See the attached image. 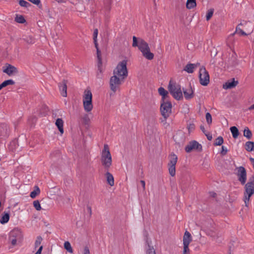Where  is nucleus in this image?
Listing matches in <instances>:
<instances>
[{"label": "nucleus", "mask_w": 254, "mask_h": 254, "mask_svg": "<svg viewBox=\"0 0 254 254\" xmlns=\"http://www.w3.org/2000/svg\"><path fill=\"white\" fill-rule=\"evenodd\" d=\"M64 122L62 119L58 118L56 122V125L58 127L60 132L61 134L64 133V127H63Z\"/></svg>", "instance_id": "nucleus-23"}, {"label": "nucleus", "mask_w": 254, "mask_h": 254, "mask_svg": "<svg viewBox=\"0 0 254 254\" xmlns=\"http://www.w3.org/2000/svg\"><path fill=\"white\" fill-rule=\"evenodd\" d=\"M125 78H122L117 75L114 74L112 76L110 80V86L111 89L113 92H116L119 88L120 85L123 82Z\"/></svg>", "instance_id": "nucleus-10"}, {"label": "nucleus", "mask_w": 254, "mask_h": 254, "mask_svg": "<svg viewBox=\"0 0 254 254\" xmlns=\"http://www.w3.org/2000/svg\"><path fill=\"white\" fill-rule=\"evenodd\" d=\"M200 129L203 132H205V128L203 126H201L200 127Z\"/></svg>", "instance_id": "nucleus-56"}, {"label": "nucleus", "mask_w": 254, "mask_h": 254, "mask_svg": "<svg viewBox=\"0 0 254 254\" xmlns=\"http://www.w3.org/2000/svg\"><path fill=\"white\" fill-rule=\"evenodd\" d=\"M21 237V234L20 231L18 229H13L9 233L8 238L9 242L12 246H15L17 241L20 239Z\"/></svg>", "instance_id": "nucleus-11"}, {"label": "nucleus", "mask_w": 254, "mask_h": 254, "mask_svg": "<svg viewBox=\"0 0 254 254\" xmlns=\"http://www.w3.org/2000/svg\"><path fill=\"white\" fill-rule=\"evenodd\" d=\"M172 105L170 101L167 100L161 101L160 111L162 116L167 119L172 113Z\"/></svg>", "instance_id": "nucleus-6"}, {"label": "nucleus", "mask_w": 254, "mask_h": 254, "mask_svg": "<svg viewBox=\"0 0 254 254\" xmlns=\"http://www.w3.org/2000/svg\"><path fill=\"white\" fill-rule=\"evenodd\" d=\"M191 241V235L188 231H186L183 238L184 250H185V252L188 250H190L189 246Z\"/></svg>", "instance_id": "nucleus-15"}, {"label": "nucleus", "mask_w": 254, "mask_h": 254, "mask_svg": "<svg viewBox=\"0 0 254 254\" xmlns=\"http://www.w3.org/2000/svg\"><path fill=\"white\" fill-rule=\"evenodd\" d=\"M249 110H254V104H253L252 105H251L249 108Z\"/></svg>", "instance_id": "nucleus-52"}, {"label": "nucleus", "mask_w": 254, "mask_h": 254, "mask_svg": "<svg viewBox=\"0 0 254 254\" xmlns=\"http://www.w3.org/2000/svg\"><path fill=\"white\" fill-rule=\"evenodd\" d=\"M228 152V149L226 147L224 146H222V150L221 153L222 155H225L227 154Z\"/></svg>", "instance_id": "nucleus-44"}, {"label": "nucleus", "mask_w": 254, "mask_h": 254, "mask_svg": "<svg viewBox=\"0 0 254 254\" xmlns=\"http://www.w3.org/2000/svg\"><path fill=\"white\" fill-rule=\"evenodd\" d=\"M237 170V175L238 177V180L242 185H245L247 181V172L244 167L240 166L236 168Z\"/></svg>", "instance_id": "nucleus-13"}, {"label": "nucleus", "mask_w": 254, "mask_h": 254, "mask_svg": "<svg viewBox=\"0 0 254 254\" xmlns=\"http://www.w3.org/2000/svg\"><path fill=\"white\" fill-rule=\"evenodd\" d=\"M244 136L247 137L248 139H250L252 137V132L248 127H246L244 129Z\"/></svg>", "instance_id": "nucleus-32"}, {"label": "nucleus", "mask_w": 254, "mask_h": 254, "mask_svg": "<svg viewBox=\"0 0 254 254\" xmlns=\"http://www.w3.org/2000/svg\"><path fill=\"white\" fill-rule=\"evenodd\" d=\"M55 1L59 3H64L66 2V0H54Z\"/></svg>", "instance_id": "nucleus-51"}, {"label": "nucleus", "mask_w": 254, "mask_h": 254, "mask_svg": "<svg viewBox=\"0 0 254 254\" xmlns=\"http://www.w3.org/2000/svg\"><path fill=\"white\" fill-rule=\"evenodd\" d=\"M168 89L172 96L177 100L183 99V93L180 84L170 82Z\"/></svg>", "instance_id": "nucleus-4"}, {"label": "nucleus", "mask_w": 254, "mask_h": 254, "mask_svg": "<svg viewBox=\"0 0 254 254\" xmlns=\"http://www.w3.org/2000/svg\"><path fill=\"white\" fill-rule=\"evenodd\" d=\"M88 1H89V0H83V2H88Z\"/></svg>", "instance_id": "nucleus-58"}, {"label": "nucleus", "mask_w": 254, "mask_h": 254, "mask_svg": "<svg viewBox=\"0 0 254 254\" xmlns=\"http://www.w3.org/2000/svg\"><path fill=\"white\" fill-rule=\"evenodd\" d=\"M15 84V82L12 79H8L2 82L0 85L3 88L8 85H14Z\"/></svg>", "instance_id": "nucleus-31"}, {"label": "nucleus", "mask_w": 254, "mask_h": 254, "mask_svg": "<svg viewBox=\"0 0 254 254\" xmlns=\"http://www.w3.org/2000/svg\"><path fill=\"white\" fill-rule=\"evenodd\" d=\"M83 254H90L89 249L87 247H85L84 249Z\"/></svg>", "instance_id": "nucleus-48"}, {"label": "nucleus", "mask_w": 254, "mask_h": 254, "mask_svg": "<svg viewBox=\"0 0 254 254\" xmlns=\"http://www.w3.org/2000/svg\"><path fill=\"white\" fill-rule=\"evenodd\" d=\"M238 84V81L233 78L232 80H228L223 85L224 89H231L236 87Z\"/></svg>", "instance_id": "nucleus-18"}, {"label": "nucleus", "mask_w": 254, "mask_h": 254, "mask_svg": "<svg viewBox=\"0 0 254 254\" xmlns=\"http://www.w3.org/2000/svg\"><path fill=\"white\" fill-rule=\"evenodd\" d=\"M98 34V31L97 29H95L93 32V41L95 44V48L96 49L97 53L100 52L98 48V44L97 43V36Z\"/></svg>", "instance_id": "nucleus-22"}, {"label": "nucleus", "mask_w": 254, "mask_h": 254, "mask_svg": "<svg viewBox=\"0 0 254 254\" xmlns=\"http://www.w3.org/2000/svg\"><path fill=\"white\" fill-rule=\"evenodd\" d=\"M97 66H98V71L97 73V77L98 78H102L103 76V72L104 71V68L102 66L101 56V52L99 53H97Z\"/></svg>", "instance_id": "nucleus-14"}, {"label": "nucleus", "mask_w": 254, "mask_h": 254, "mask_svg": "<svg viewBox=\"0 0 254 254\" xmlns=\"http://www.w3.org/2000/svg\"><path fill=\"white\" fill-rule=\"evenodd\" d=\"M159 94L162 96L161 101L167 100L168 92L163 87H160L158 89Z\"/></svg>", "instance_id": "nucleus-21"}, {"label": "nucleus", "mask_w": 254, "mask_h": 254, "mask_svg": "<svg viewBox=\"0 0 254 254\" xmlns=\"http://www.w3.org/2000/svg\"><path fill=\"white\" fill-rule=\"evenodd\" d=\"M214 10L213 9H210L208 10L206 15V19L207 20H209L213 15Z\"/></svg>", "instance_id": "nucleus-38"}, {"label": "nucleus", "mask_w": 254, "mask_h": 254, "mask_svg": "<svg viewBox=\"0 0 254 254\" xmlns=\"http://www.w3.org/2000/svg\"><path fill=\"white\" fill-rule=\"evenodd\" d=\"M212 194H211V195L213 196V197H215V195H216V193H214V192H212Z\"/></svg>", "instance_id": "nucleus-57"}, {"label": "nucleus", "mask_w": 254, "mask_h": 254, "mask_svg": "<svg viewBox=\"0 0 254 254\" xmlns=\"http://www.w3.org/2000/svg\"><path fill=\"white\" fill-rule=\"evenodd\" d=\"M106 177L108 184L111 186H113L114 185L113 176L110 173L107 172L106 173Z\"/></svg>", "instance_id": "nucleus-24"}, {"label": "nucleus", "mask_w": 254, "mask_h": 254, "mask_svg": "<svg viewBox=\"0 0 254 254\" xmlns=\"http://www.w3.org/2000/svg\"><path fill=\"white\" fill-rule=\"evenodd\" d=\"M138 49L142 55L147 60H151L154 58V54L150 52L148 43L142 39H139Z\"/></svg>", "instance_id": "nucleus-3"}, {"label": "nucleus", "mask_w": 254, "mask_h": 254, "mask_svg": "<svg viewBox=\"0 0 254 254\" xmlns=\"http://www.w3.org/2000/svg\"><path fill=\"white\" fill-rule=\"evenodd\" d=\"M19 5L22 7H28L30 5V4L24 0H19Z\"/></svg>", "instance_id": "nucleus-36"}, {"label": "nucleus", "mask_w": 254, "mask_h": 254, "mask_svg": "<svg viewBox=\"0 0 254 254\" xmlns=\"http://www.w3.org/2000/svg\"><path fill=\"white\" fill-rule=\"evenodd\" d=\"M3 87L1 86V85L0 84V90Z\"/></svg>", "instance_id": "nucleus-60"}, {"label": "nucleus", "mask_w": 254, "mask_h": 254, "mask_svg": "<svg viewBox=\"0 0 254 254\" xmlns=\"http://www.w3.org/2000/svg\"><path fill=\"white\" fill-rule=\"evenodd\" d=\"M199 79L201 85L207 86L210 81V76L205 67L202 66L199 70Z\"/></svg>", "instance_id": "nucleus-8"}, {"label": "nucleus", "mask_w": 254, "mask_h": 254, "mask_svg": "<svg viewBox=\"0 0 254 254\" xmlns=\"http://www.w3.org/2000/svg\"><path fill=\"white\" fill-rule=\"evenodd\" d=\"M190 128H193V127H190V126L189 129H190Z\"/></svg>", "instance_id": "nucleus-59"}, {"label": "nucleus", "mask_w": 254, "mask_h": 254, "mask_svg": "<svg viewBox=\"0 0 254 254\" xmlns=\"http://www.w3.org/2000/svg\"><path fill=\"white\" fill-rule=\"evenodd\" d=\"M64 249L69 253H73V250L71 246L70 243L68 241H66L64 243Z\"/></svg>", "instance_id": "nucleus-33"}, {"label": "nucleus", "mask_w": 254, "mask_h": 254, "mask_svg": "<svg viewBox=\"0 0 254 254\" xmlns=\"http://www.w3.org/2000/svg\"><path fill=\"white\" fill-rule=\"evenodd\" d=\"M223 143V138L222 136H218L215 140L214 143L215 146L221 145Z\"/></svg>", "instance_id": "nucleus-34"}, {"label": "nucleus", "mask_w": 254, "mask_h": 254, "mask_svg": "<svg viewBox=\"0 0 254 254\" xmlns=\"http://www.w3.org/2000/svg\"><path fill=\"white\" fill-rule=\"evenodd\" d=\"M42 241V238L41 237H38L37 238V239L35 242V247H37L39 246H40L41 243Z\"/></svg>", "instance_id": "nucleus-43"}, {"label": "nucleus", "mask_w": 254, "mask_h": 254, "mask_svg": "<svg viewBox=\"0 0 254 254\" xmlns=\"http://www.w3.org/2000/svg\"><path fill=\"white\" fill-rule=\"evenodd\" d=\"M132 47H138V44H139V40L138 41L137 40V38L135 37V36H133L132 37Z\"/></svg>", "instance_id": "nucleus-41"}, {"label": "nucleus", "mask_w": 254, "mask_h": 254, "mask_svg": "<svg viewBox=\"0 0 254 254\" xmlns=\"http://www.w3.org/2000/svg\"><path fill=\"white\" fill-rule=\"evenodd\" d=\"M14 20L17 23L20 24H23L26 22V20L24 16L20 14H16Z\"/></svg>", "instance_id": "nucleus-25"}, {"label": "nucleus", "mask_w": 254, "mask_h": 254, "mask_svg": "<svg viewBox=\"0 0 254 254\" xmlns=\"http://www.w3.org/2000/svg\"><path fill=\"white\" fill-rule=\"evenodd\" d=\"M206 120L208 124L210 125L212 123V117L209 113L206 114Z\"/></svg>", "instance_id": "nucleus-42"}, {"label": "nucleus", "mask_w": 254, "mask_h": 254, "mask_svg": "<svg viewBox=\"0 0 254 254\" xmlns=\"http://www.w3.org/2000/svg\"><path fill=\"white\" fill-rule=\"evenodd\" d=\"M192 150L201 151L202 145L195 140L190 141L185 147V151L187 153H190Z\"/></svg>", "instance_id": "nucleus-12"}, {"label": "nucleus", "mask_w": 254, "mask_h": 254, "mask_svg": "<svg viewBox=\"0 0 254 254\" xmlns=\"http://www.w3.org/2000/svg\"><path fill=\"white\" fill-rule=\"evenodd\" d=\"M230 130L232 133V136L234 138L238 137L239 135V130L237 127L233 126L230 127Z\"/></svg>", "instance_id": "nucleus-29"}, {"label": "nucleus", "mask_w": 254, "mask_h": 254, "mask_svg": "<svg viewBox=\"0 0 254 254\" xmlns=\"http://www.w3.org/2000/svg\"><path fill=\"white\" fill-rule=\"evenodd\" d=\"M146 254H156L154 248L148 245L146 250Z\"/></svg>", "instance_id": "nucleus-37"}, {"label": "nucleus", "mask_w": 254, "mask_h": 254, "mask_svg": "<svg viewBox=\"0 0 254 254\" xmlns=\"http://www.w3.org/2000/svg\"><path fill=\"white\" fill-rule=\"evenodd\" d=\"M183 254H190V250H188L185 252V250H183Z\"/></svg>", "instance_id": "nucleus-53"}, {"label": "nucleus", "mask_w": 254, "mask_h": 254, "mask_svg": "<svg viewBox=\"0 0 254 254\" xmlns=\"http://www.w3.org/2000/svg\"><path fill=\"white\" fill-rule=\"evenodd\" d=\"M254 194V185L250 181L245 184L244 192V201L246 206H248L250 197Z\"/></svg>", "instance_id": "nucleus-7"}, {"label": "nucleus", "mask_w": 254, "mask_h": 254, "mask_svg": "<svg viewBox=\"0 0 254 254\" xmlns=\"http://www.w3.org/2000/svg\"><path fill=\"white\" fill-rule=\"evenodd\" d=\"M206 137H207V138L208 140H211V139H212V135L210 134H205Z\"/></svg>", "instance_id": "nucleus-50"}, {"label": "nucleus", "mask_w": 254, "mask_h": 254, "mask_svg": "<svg viewBox=\"0 0 254 254\" xmlns=\"http://www.w3.org/2000/svg\"><path fill=\"white\" fill-rule=\"evenodd\" d=\"M43 249V246H41L37 252L35 254H41V252Z\"/></svg>", "instance_id": "nucleus-49"}, {"label": "nucleus", "mask_w": 254, "mask_h": 254, "mask_svg": "<svg viewBox=\"0 0 254 254\" xmlns=\"http://www.w3.org/2000/svg\"><path fill=\"white\" fill-rule=\"evenodd\" d=\"M28 0L37 5H38L39 4L41 3V0Z\"/></svg>", "instance_id": "nucleus-46"}, {"label": "nucleus", "mask_w": 254, "mask_h": 254, "mask_svg": "<svg viewBox=\"0 0 254 254\" xmlns=\"http://www.w3.org/2000/svg\"><path fill=\"white\" fill-rule=\"evenodd\" d=\"M184 97L186 100H190L193 98L194 96V92L191 88L190 87L188 89H183Z\"/></svg>", "instance_id": "nucleus-19"}, {"label": "nucleus", "mask_w": 254, "mask_h": 254, "mask_svg": "<svg viewBox=\"0 0 254 254\" xmlns=\"http://www.w3.org/2000/svg\"><path fill=\"white\" fill-rule=\"evenodd\" d=\"M169 162L168 163V170L170 175L174 177L176 175V165L177 162V156L172 153L169 156Z\"/></svg>", "instance_id": "nucleus-9"}, {"label": "nucleus", "mask_w": 254, "mask_h": 254, "mask_svg": "<svg viewBox=\"0 0 254 254\" xmlns=\"http://www.w3.org/2000/svg\"><path fill=\"white\" fill-rule=\"evenodd\" d=\"M47 15L49 18L54 19L55 17V14L53 13L50 10H48L47 12Z\"/></svg>", "instance_id": "nucleus-45"}, {"label": "nucleus", "mask_w": 254, "mask_h": 254, "mask_svg": "<svg viewBox=\"0 0 254 254\" xmlns=\"http://www.w3.org/2000/svg\"><path fill=\"white\" fill-rule=\"evenodd\" d=\"M196 5L195 0H187L186 6L189 9H191Z\"/></svg>", "instance_id": "nucleus-28"}, {"label": "nucleus", "mask_w": 254, "mask_h": 254, "mask_svg": "<svg viewBox=\"0 0 254 254\" xmlns=\"http://www.w3.org/2000/svg\"><path fill=\"white\" fill-rule=\"evenodd\" d=\"M23 40L28 44H33L35 42V39L31 35L25 36Z\"/></svg>", "instance_id": "nucleus-27"}, {"label": "nucleus", "mask_w": 254, "mask_h": 254, "mask_svg": "<svg viewBox=\"0 0 254 254\" xmlns=\"http://www.w3.org/2000/svg\"><path fill=\"white\" fill-rule=\"evenodd\" d=\"M3 72L6 73L9 76H12L18 72L17 68L10 64H8L3 69Z\"/></svg>", "instance_id": "nucleus-16"}, {"label": "nucleus", "mask_w": 254, "mask_h": 254, "mask_svg": "<svg viewBox=\"0 0 254 254\" xmlns=\"http://www.w3.org/2000/svg\"><path fill=\"white\" fill-rule=\"evenodd\" d=\"M101 160L105 168L108 169L112 164V156L107 144L104 145V149L101 153Z\"/></svg>", "instance_id": "nucleus-1"}, {"label": "nucleus", "mask_w": 254, "mask_h": 254, "mask_svg": "<svg viewBox=\"0 0 254 254\" xmlns=\"http://www.w3.org/2000/svg\"><path fill=\"white\" fill-rule=\"evenodd\" d=\"M83 106L86 112H91L93 108L92 94L90 90H85L83 95Z\"/></svg>", "instance_id": "nucleus-2"}, {"label": "nucleus", "mask_w": 254, "mask_h": 254, "mask_svg": "<svg viewBox=\"0 0 254 254\" xmlns=\"http://www.w3.org/2000/svg\"><path fill=\"white\" fill-rule=\"evenodd\" d=\"M246 150L249 152L252 151L254 149V142L253 141H247L246 143Z\"/></svg>", "instance_id": "nucleus-26"}, {"label": "nucleus", "mask_w": 254, "mask_h": 254, "mask_svg": "<svg viewBox=\"0 0 254 254\" xmlns=\"http://www.w3.org/2000/svg\"><path fill=\"white\" fill-rule=\"evenodd\" d=\"M40 190L39 188L38 187H36V190L31 192L30 195L31 198H34L40 193Z\"/></svg>", "instance_id": "nucleus-35"}, {"label": "nucleus", "mask_w": 254, "mask_h": 254, "mask_svg": "<svg viewBox=\"0 0 254 254\" xmlns=\"http://www.w3.org/2000/svg\"><path fill=\"white\" fill-rule=\"evenodd\" d=\"M140 183V184L141 185L142 190L144 191L145 190V182L144 181L141 180Z\"/></svg>", "instance_id": "nucleus-47"}, {"label": "nucleus", "mask_w": 254, "mask_h": 254, "mask_svg": "<svg viewBox=\"0 0 254 254\" xmlns=\"http://www.w3.org/2000/svg\"><path fill=\"white\" fill-rule=\"evenodd\" d=\"M251 182H253V184L254 185V176L250 180Z\"/></svg>", "instance_id": "nucleus-55"}, {"label": "nucleus", "mask_w": 254, "mask_h": 254, "mask_svg": "<svg viewBox=\"0 0 254 254\" xmlns=\"http://www.w3.org/2000/svg\"><path fill=\"white\" fill-rule=\"evenodd\" d=\"M33 205L37 210L39 211L41 209V204L38 200L34 201Z\"/></svg>", "instance_id": "nucleus-39"}, {"label": "nucleus", "mask_w": 254, "mask_h": 254, "mask_svg": "<svg viewBox=\"0 0 254 254\" xmlns=\"http://www.w3.org/2000/svg\"><path fill=\"white\" fill-rule=\"evenodd\" d=\"M199 65L198 63L197 64H188L184 68V70L188 73H192L193 72L194 69Z\"/></svg>", "instance_id": "nucleus-20"}, {"label": "nucleus", "mask_w": 254, "mask_h": 254, "mask_svg": "<svg viewBox=\"0 0 254 254\" xmlns=\"http://www.w3.org/2000/svg\"><path fill=\"white\" fill-rule=\"evenodd\" d=\"M127 64V61L126 60H123L120 62L114 70V74L122 77V78H126L128 74Z\"/></svg>", "instance_id": "nucleus-5"}, {"label": "nucleus", "mask_w": 254, "mask_h": 254, "mask_svg": "<svg viewBox=\"0 0 254 254\" xmlns=\"http://www.w3.org/2000/svg\"><path fill=\"white\" fill-rule=\"evenodd\" d=\"M235 33H237L239 34V35H244V36H246L248 35L246 33H245L243 30H242L241 29H240L238 26L236 27V31L233 34H234Z\"/></svg>", "instance_id": "nucleus-40"}, {"label": "nucleus", "mask_w": 254, "mask_h": 254, "mask_svg": "<svg viewBox=\"0 0 254 254\" xmlns=\"http://www.w3.org/2000/svg\"><path fill=\"white\" fill-rule=\"evenodd\" d=\"M59 88L61 95L65 97L67 96V85L66 82L64 80L59 84Z\"/></svg>", "instance_id": "nucleus-17"}, {"label": "nucleus", "mask_w": 254, "mask_h": 254, "mask_svg": "<svg viewBox=\"0 0 254 254\" xmlns=\"http://www.w3.org/2000/svg\"><path fill=\"white\" fill-rule=\"evenodd\" d=\"M87 209H88V212H89L90 214H91L92 210H91V207H90V206H88V207H87Z\"/></svg>", "instance_id": "nucleus-54"}, {"label": "nucleus", "mask_w": 254, "mask_h": 254, "mask_svg": "<svg viewBox=\"0 0 254 254\" xmlns=\"http://www.w3.org/2000/svg\"><path fill=\"white\" fill-rule=\"evenodd\" d=\"M9 219V215L8 213H6L4 215H2L0 220V223L2 224H4L7 223Z\"/></svg>", "instance_id": "nucleus-30"}]
</instances>
